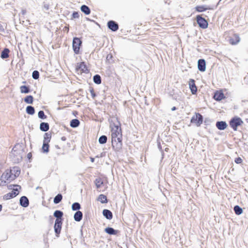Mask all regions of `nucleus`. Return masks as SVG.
Returning a JSON list of instances; mask_svg holds the SVG:
<instances>
[{"label": "nucleus", "instance_id": "obj_33", "mask_svg": "<svg viewBox=\"0 0 248 248\" xmlns=\"http://www.w3.org/2000/svg\"><path fill=\"white\" fill-rule=\"evenodd\" d=\"M234 211L235 213L237 215H241L243 212L242 209L238 205H236L234 207Z\"/></svg>", "mask_w": 248, "mask_h": 248}, {"label": "nucleus", "instance_id": "obj_10", "mask_svg": "<svg viewBox=\"0 0 248 248\" xmlns=\"http://www.w3.org/2000/svg\"><path fill=\"white\" fill-rule=\"evenodd\" d=\"M240 38L239 36L237 34H234L232 37L229 39V42L231 45H234L240 42Z\"/></svg>", "mask_w": 248, "mask_h": 248}, {"label": "nucleus", "instance_id": "obj_30", "mask_svg": "<svg viewBox=\"0 0 248 248\" xmlns=\"http://www.w3.org/2000/svg\"><path fill=\"white\" fill-rule=\"evenodd\" d=\"M20 92L23 93H30V91L28 87L26 86H21L20 87Z\"/></svg>", "mask_w": 248, "mask_h": 248}, {"label": "nucleus", "instance_id": "obj_8", "mask_svg": "<svg viewBox=\"0 0 248 248\" xmlns=\"http://www.w3.org/2000/svg\"><path fill=\"white\" fill-rule=\"evenodd\" d=\"M108 26L110 30L113 31H117L119 28L118 24L112 20L108 22Z\"/></svg>", "mask_w": 248, "mask_h": 248}, {"label": "nucleus", "instance_id": "obj_16", "mask_svg": "<svg viewBox=\"0 0 248 248\" xmlns=\"http://www.w3.org/2000/svg\"><path fill=\"white\" fill-rule=\"evenodd\" d=\"M103 215L108 219H111L112 218V214L111 212L109 210H103Z\"/></svg>", "mask_w": 248, "mask_h": 248}, {"label": "nucleus", "instance_id": "obj_4", "mask_svg": "<svg viewBox=\"0 0 248 248\" xmlns=\"http://www.w3.org/2000/svg\"><path fill=\"white\" fill-rule=\"evenodd\" d=\"M81 44V41L77 37H75L73 40V48L76 54L79 53L80 46Z\"/></svg>", "mask_w": 248, "mask_h": 248}, {"label": "nucleus", "instance_id": "obj_6", "mask_svg": "<svg viewBox=\"0 0 248 248\" xmlns=\"http://www.w3.org/2000/svg\"><path fill=\"white\" fill-rule=\"evenodd\" d=\"M197 21L199 26L202 29H206L208 27V23L206 20L200 16H197Z\"/></svg>", "mask_w": 248, "mask_h": 248}, {"label": "nucleus", "instance_id": "obj_22", "mask_svg": "<svg viewBox=\"0 0 248 248\" xmlns=\"http://www.w3.org/2000/svg\"><path fill=\"white\" fill-rule=\"evenodd\" d=\"M94 183L97 189L100 188L103 184V182L100 178H96L95 180Z\"/></svg>", "mask_w": 248, "mask_h": 248}, {"label": "nucleus", "instance_id": "obj_51", "mask_svg": "<svg viewBox=\"0 0 248 248\" xmlns=\"http://www.w3.org/2000/svg\"><path fill=\"white\" fill-rule=\"evenodd\" d=\"M91 161L92 162H93L94 161V159L93 158H91Z\"/></svg>", "mask_w": 248, "mask_h": 248}, {"label": "nucleus", "instance_id": "obj_41", "mask_svg": "<svg viewBox=\"0 0 248 248\" xmlns=\"http://www.w3.org/2000/svg\"><path fill=\"white\" fill-rule=\"evenodd\" d=\"M32 78L34 79H38L39 77V73L38 71L35 70L32 72Z\"/></svg>", "mask_w": 248, "mask_h": 248}, {"label": "nucleus", "instance_id": "obj_36", "mask_svg": "<svg viewBox=\"0 0 248 248\" xmlns=\"http://www.w3.org/2000/svg\"><path fill=\"white\" fill-rule=\"evenodd\" d=\"M42 150H43V152L45 153H47L48 152V151H49L48 142H43Z\"/></svg>", "mask_w": 248, "mask_h": 248}, {"label": "nucleus", "instance_id": "obj_39", "mask_svg": "<svg viewBox=\"0 0 248 248\" xmlns=\"http://www.w3.org/2000/svg\"><path fill=\"white\" fill-rule=\"evenodd\" d=\"M38 117L42 119H45L46 118V116L45 115L44 112L42 110H40L38 112Z\"/></svg>", "mask_w": 248, "mask_h": 248}, {"label": "nucleus", "instance_id": "obj_11", "mask_svg": "<svg viewBox=\"0 0 248 248\" xmlns=\"http://www.w3.org/2000/svg\"><path fill=\"white\" fill-rule=\"evenodd\" d=\"M19 202L20 205L24 207H26L29 205V200L25 196L21 197L20 199Z\"/></svg>", "mask_w": 248, "mask_h": 248}, {"label": "nucleus", "instance_id": "obj_46", "mask_svg": "<svg viewBox=\"0 0 248 248\" xmlns=\"http://www.w3.org/2000/svg\"><path fill=\"white\" fill-rule=\"evenodd\" d=\"M90 92H91V94H92V97H93H93H95V93H94V91H93V89H91V90H90Z\"/></svg>", "mask_w": 248, "mask_h": 248}, {"label": "nucleus", "instance_id": "obj_31", "mask_svg": "<svg viewBox=\"0 0 248 248\" xmlns=\"http://www.w3.org/2000/svg\"><path fill=\"white\" fill-rule=\"evenodd\" d=\"M26 112L29 114L33 115L35 112V110L33 107L29 106L26 108Z\"/></svg>", "mask_w": 248, "mask_h": 248}, {"label": "nucleus", "instance_id": "obj_13", "mask_svg": "<svg viewBox=\"0 0 248 248\" xmlns=\"http://www.w3.org/2000/svg\"><path fill=\"white\" fill-rule=\"evenodd\" d=\"M77 69L80 70L81 72L87 73L88 69L84 62L79 63L77 67Z\"/></svg>", "mask_w": 248, "mask_h": 248}, {"label": "nucleus", "instance_id": "obj_54", "mask_svg": "<svg viewBox=\"0 0 248 248\" xmlns=\"http://www.w3.org/2000/svg\"><path fill=\"white\" fill-rule=\"evenodd\" d=\"M16 174V171H13V174Z\"/></svg>", "mask_w": 248, "mask_h": 248}, {"label": "nucleus", "instance_id": "obj_2", "mask_svg": "<svg viewBox=\"0 0 248 248\" xmlns=\"http://www.w3.org/2000/svg\"><path fill=\"white\" fill-rule=\"evenodd\" d=\"M20 173V170L18 167H14L12 169L6 170L1 175L6 181L10 182L17 177Z\"/></svg>", "mask_w": 248, "mask_h": 248}, {"label": "nucleus", "instance_id": "obj_19", "mask_svg": "<svg viewBox=\"0 0 248 248\" xmlns=\"http://www.w3.org/2000/svg\"><path fill=\"white\" fill-rule=\"evenodd\" d=\"M40 129L44 132L47 131L49 129V124L47 123L42 122L40 124Z\"/></svg>", "mask_w": 248, "mask_h": 248}, {"label": "nucleus", "instance_id": "obj_40", "mask_svg": "<svg viewBox=\"0 0 248 248\" xmlns=\"http://www.w3.org/2000/svg\"><path fill=\"white\" fill-rule=\"evenodd\" d=\"M51 136L48 133H45L44 137V141L46 142H49L50 140Z\"/></svg>", "mask_w": 248, "mask_h": 248}, {"label": "nucleus", "instance_id": "obj_29", "mask_svg": "<svg viewBox=\"0 0 248 248\" xmlns=\"http://www.w3.org/2000/svg\"><path fill=\"white\" fill-rule=\"evenodd\" d=\"M98 201H99L102 203H107V197L103 194H101L98 197Z\"/></svg>", "mask_w": 248, "mask_h": 248}, {"label": "nucleus", "instance_id": "obj_14", "mask_svg": "<svg viewBox=\"0 0 248 248\" xmlns=\"http://www.w3.org/2000/svg\"><path fill=\"white\" fill-rule=\"evenodd\" d=\"M20 146L19 145H16L12 149L11 154L15 156L19 157L21 158V155H20L21 151H17V147Z\"/></svg>", "mask_w": 248, "mask_h": 248}, {"label": "nucleus", "instance_id": "obj_47", "mask_svg": "<svg viewBox=\"0 0 248 248\" xmlns=\"http://www.w3.org/2000/svg\"><path fill=\"white\" fill-rule=\"evenodd\" d=\"M64 30L66 31L67 32H68L69 31V28L68 27H65L64 28Z\"/></svg>", "mask_w": 248, "mask_h": 248}, {"label": "nucleus", "instance_id": "obj_7", "mask_svg": "<svg viewBox=\"0 0 248 248\" xmlns=\"http://www.w3.org/2000/svg\"><path fill=\"white\" fill-rule=\"evenodd\" d=\"M62 219H56L54 225V230L55 232L57 235V236H58V235L61 232V228H62Z\"/></svg>", "mask_w": 248, "mask_h": 248}, {"label": "nucleus", "instance_id": "obj_50", "mask_svg": "<svg viewBox=\"0 0 248 248\" xmlns=\"http://www.w3.org/2000/svg\"><path fill=\"white\" fill-rule=\"evenodd\" d=\"M176 109V108L175 107H173L171 108V110L172 111H174V110H175Z\"/></svg>", "mask_w": 248, "mask_h": 248}, {"label": "nucleus", "instance_id": "obj_27", "mask_svg": "<svg viewBox=\"0 0 248 248\" xmlns=\"http://www.w3.org/2000/svg\"><path fill=\"white\" fill-rule=\"evenodd\" d=\"M62 194H58L54 199L53 202L55 204L59 203L62 200Z\"/></svg>", "mask_w": 248, "mask_h": 248}, {"label": "nucleus", "instance_id": "obj_23", "mask_svg": "<svg viewBox=\"0 0 248 248\" xmlns=\"http://www.w3.org/2000/svg\"><path fill=\"white\" fill-rule=\"evenodd\" d=\"M80 9L83 13L87 15L90 14L91 12L90 8L85 5H82L81 6Z\"/></svg>", "mask_w": 248, "mask_h": 248}, {"label": "nucleus", "instance_id": "obj_52", "mask_svg": "<svg viewBox=\"0 0 248 248\" xmlns=\"http://www.w3.org/2000/svg\"><path fill=\"white\" fill-rule=\"evenodd\" d=\"M2 208V205L1 204H0V212L1 211Z\"/></svg>", "mask_w": 248, "mask_h": 248}, {"label": "nucleus", "instance_id": "obj_24", "mask_svg": "<svg viewBox=\"0 0 248 248\" xmlns=\"http://www.w3.org/2000/svg\"><path fill=\"white\" fill-rule=\"evenodd\" d=\"M9 49L5 48L3 51L1 52V57L2 59H6L9 57Z\"/></svg>", "mask_w": 248, "mask_h": 248}, {"label": "nucleus", "instance_id": "obj_32", "mask_svg": "<svg viewBox=\"0 0 248 248\" xmlns=\"http://www.w3.org/2000/svg\"><path fill=\"white\" fill-rule=\"evenodd\" d=\"M63 213L60 210H56L54 213V216L56 217V219H61L62 217Z\"/></svg>", "mask_w": 248, "mask_h": 248}, {"label": "nucleus", "instance_id": "obj_25", "mask_svg": "<svg viewBox=\"0 0 248 248\" xmlns=\"http://www.w3.org/2000/svg\"><path fill=\"white\" fill-rule=\"evenodd\" d=\"M80 122L78 120L75 119H73L70 122V126L72 127L76 128L79 125Z\"/></svg>", "mask_w": 248, "mask_h": 248}, {"label": "nucleus", "instance_id": "obj_26", "mask_svg": "<svg viewBox=\"0 0 248 248\" xmlns=\"http://www.w3.org/2000/svg\"><path fill=\"white\" fill-rule=\"evenodd\" d=\"M16 196H17V194H16V192H14L13 193V192L12 191L11 192L5 195L4 198L6 200H9L16 197Z\"/></svg>", "mask_w": 248, "mask_h": 248}, {"label": "nucleus", "instance_id": "obj_20", "mask_svg": "<svg viewBox=\"0 0 248 248\" xmlns=\"http://www.w3.org/2000/svg\"><path fill=\"white\" fill-rule=\"evenodd\" d=\"M105 232L106 233H107L109 234H111V235L112 234H113V235L116 234V233L117 232V230H115L113 228H110V227L106 228L105 229Z\"/></svg>", "mask_w": 248, "mask_h": 248}, {"label": "nucleus", "instance_id": "obj_49", "mask_svg": "<svg viewBox=\"0 0 248 248\" xmlns=\"http://www.w3.org/2000/svg\"><path fill=\"white\" fill-rule=\"evenodd\" d=\"M61 140H63V141H64V140H66V138H65V137H62L61 138Z\"/></svg>", "mask_w": 248, "mask_h": 248}, {"label": "nucleus", "instance_id": "obj_48", "mask_svg": "<svg viewBox=\"0 0 248 248\" xmlns=\"http://www.w3.org/2000/svg\"><path fill=\"white\" fill-rule=\"evenodd\" d=\"M21 13L23 15H25L26 13V10H22Z\"/></svg>", "mask_w": 248, "mask_h": 248}, {"label": "nucleus", "instance_id": "obj_44", "mask_svg": "<svg viewBox=\"0 0 248 248\" xmlns=\"http://www.w3.org/2000/svg\"><path fill=\"white\" fill-rule=\"evenodd\" d=\"M242 162V159L241 157H237L235 159V162L237 164H240Z\"/></svg>", "mask_w": 248, "mask_h": 248}, {"label": "nucleus", "instance_id": "obj_53", "mask_svg": "<svg viewBox=\"0 0 248 248\" xmlns=\"http://www.w3.org/2000/svg\"><path fill=\"white\" fill-rule=\"evenodd\" d=\"M55 147L57 148V149H60V148L59 147V146L58 145H55Z\"/></svg>", "mask_w": 248, "mask_h": 248}, {"label": "nucleus", "instance_id": "obj_45", "mask_svg": "<svg viewBox=\"0 0 248 248\" xmlns=\"http://www.w3.org/2000/svg\"><path fill=\"white\" fill-rule=\"evenodd\" d=\"M49 5L47 3H44L43 8L46 10H48L49 9Z\"/></svg>", "mask_w": 248, "mask_h": 248}, {"label": "nucleus", "instance_id": "obj_55", "mask_svg": "<svg viewBox=\"0 0 248 248\" xmlns=\"http://www.w3.org/2000/svg\"><path fill=\"white\" fill-rule=\"evenodd\" d=\"M30 155V154H28V156Z\"/></svg>", "mask_w": 248, "mask_h": 248}, {"label": "nucleus", "instance_id": "obj_18", "mask_svg": "<svg viewBox=\"0 0 248 248\" xmlns=\"http://www.w3.org/2000/svg\"><path fill=\"white\" fill-rule=\"evenodd\" d=\"M224 97V94L219 92H217L215 93L214 98L217 101H220Z\"/></svg>", "mask_w": 248, "mask_h": 248}, {"label": "nucleus", "instance_id": "obj_34", "mask_svg": "<svg viewBox=\"0 0 248 248\" xmlns=\"http://www.w3.org/2000/svg\"><path fill=\"white\" fill-rule=\"evenodd\" d=\"M196 9L197 11L199 12H202L206 10L210 9V8L207 7L205 6H198L196 7Z\"/></svg>", "mask_w": 248, "mask_h": 248}, {"label": "nucleus", "instance_id": "obj_9", "mask_svg": "<svg viewBox=\"0 0 248 248\" xmlns=\"http://www.w3.org/2000/svg\"><path fill=\"white\" fill-rule=\"evenodd\" d=\"M198 69L202 72H204L206 69V63L203 59H200L198 62Z\"/></svg>", "mask_w": 248, "mask_h": 248}, {"label": "nucleus", "instance_id": "obj_1", "mask_svg": "<svg viewBox=\"0 0 248 248\" xmlns=\"http://www.w3.org/2000/svg\"><path fill=\"white\" fill-rule=\"evenodd\" d=\"M111 143L113 148L116 150H120L122 145V134L121 129L118 125L115 124L111 126Z\"/></svg>", "mask_w": 248, "mask_h": 248}, {"label": "nucleus", "instance_id": "obj_43", "mask_svg": "<svg viewBox=\"0 0 248 248\" xmlns=\"http://www.w3.org/2000/svg\"><path fill=\"white\" fill-rule=\"evenodd\" d=\"M72 17L73 18H78L79 17V14L77 12H74L72 14Z\"/></svg>", "mask_w": 248, "mask_h": 248}, {"label": "nucleus", "instance_id": "obj_21", "mask_svg": "<svg viewBox=\"0 0 248 248\" xmlns=\"http://www.w3.org/2000/svg\"><path fill=\"white\" fill-rule=\"evenodd\" d=\"M21 188L20 186L18 185H10L9 186V189H13V193L14 192H16V194H17V195L18 194V190L19 189Z\"/></svg>", "mask_w": 248, "mask_h": 248}, {"label": "nucleus", "instance_id": "obj_37", "mask_svg": "<svg viewBox=\"0 0 248 248\" xmlns=\"http://www.w3.org/2000/svg\"><path fill=\"white\" fill-rule=\"evenodd\" d=\"M107 141V137L106 136L103 135L101 136L98 140V141L100 144H104L106 143Z\"/></svg>", "mask_w": 248, "mask_h": 248}, {"label": "nucleus", "instance_id": "obj_35", "mask_svg": "<svg viewBox=\"0 0 248 248\" xmlns=\"http://www.w3.org/2000/svg\"><path fill=\"white\" fill-rule=\"evenodd\" d=\"M33 101V98L31 95H28L24 98V101L28 104H32Z\"/></svg>", "mask_w": 248, "mask_h": 248}, {"label": "nucleus", "instance_id": "obj_15", "mask_svg": "<svg viewBox=\"0 0 248 248\" xmlns=\"http://www.w3.org/2000/svg\"><path fill=\"white\" fill-rule=\"evenodd\" d=\"M82 213L80 211H78L75 213L74 218L75 221L79 222L82 219Z\"/></svg>", "mask_w": 248, "mask_h": 248}, {"label": "nucleus", "instance_id": "obj_5", "mask_svg": "<svg viewBox=\"0 0 248 248\" xmlns=\"http://www.w3.org/2000/svg\"><path fill=\"white\" fill-rule=\"evenodd\" d=\"M191 122L195 123L197 126H199L202 123V116L200 113H196L194 115L191 119Z\"/></svg>", "mask_w": 248, "mask_h": 248}, {"label": "nucleus", "instance_id": "obj_38", "mask_svg": "<svg viewBox=\"0 0 248 248\" xmlns=\"http://www.w3.org/2000/svg\"><path fill=\"white\" fill-rule=\"evenodd\" d=\"M80 205L78 202H75L72 205V209L73 211H76L80 209Z\"/></svg>", "mask_w": 248, "mask_h": 248}, {"label": "nucleus", "instance_id": "obj_17", "mask_svg": "<svg viewBox=\"0 0 248 248\" xmlns=\"http://www.w3.org/2000/svg\"><path fill=\"white\" fill-rule=\"evenodd\" d=\"M189 87L192 93L193 94H195L197 90L193 79H191L189 83Z\"/></svg>", "mask_w": 248, "mask_h": 248}, {"label": "nucleus", "instance_id": "obj_3", "mask_svg": "<svg viewBox=\"0 0 248 248\" xmlns=\"http://www.w3.org/2000/svg\"><path fill=\"white\" fill-rule=\"evenodd\" d=\"M243 123V121L240 118L234 117L230 121V125L234 130H236L237 126L241 125Z\"/></svg>", "mask_w": 248, "mask_h": 248}, {"label": "nucleus", "instance_id": "obj_28", "mask_svg": "<svg viewBox=\"0 0 248 248\" xmlns=\"http://www.w3.org/2000/svg\"><path fill=\"white\" fill-rule=\"evenodd\" d=\"M93 81L97 84H99L101 83V78L99 75H95L93 78Z\"/></svg>", "mask_w": 248, "mask_h": 248}, {"label": "nucleus", "instance_id": "obj_12", "mask_svg": "<svg viewBox=\"0 0 248 248\" xmlns=\"http://www.w3.org/2000/svg\"><path fill=\"white\" fill-rule=\"evenodd\" d=\"M217 127L221 130H224L227 126V124L225 122L219 121L216 123Z\"/></svg>", "mask_w": 248, "mask_h": 248}, {"label": "nucleus", "instance_id": "obj_42", "mask_svg": "<svg viewBox=\"0 0 248 248\" xmlns=\"http://www.w3.org/2000/svg\"><path fill=\"white\" fill-rule=\"evenodd\" d=\"M7 183V181L4 178H2V176H1L0 178V186H5L6 185Z\"/></svg>", "mask_w": 248, "mask_h": 248}]
</instances>
